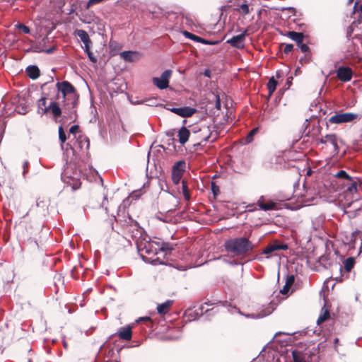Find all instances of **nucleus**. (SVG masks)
I'll return each instance as SVG.
<instances>
[{"mask_svg":"<svg viewBox=\"0 0 362 362\" xmlns=\"http://www.w3.org/2000/svg\"><path fill=\"white\" fill-rule=\"evenodd\" d=\"M161 249H162L163 250H165V247H161Z\"/></svg>","mask_w":362,"mask_h":362,"instance_id":"bf43d9fd","label":"nucleus"},{"mask_svg":"<svg viewBox=\"0 0 362 362\" xmlns=\"http://www.w3.org/2000/svg\"><path fill=\"white\" fill-rule=\"evenodd\" d=\"M293 281H294V278L293 276H290L286 282V284H285V287H291V286L293 284Z\"/></svg>","mask_w":362,"mask_h":362,"instance_id":"a19ab883","label":"nucleus"},{"mask_svg":"<svg viewBox=\"0 0 362 362\" xmlns=\"http://www.w3.org/2000/svg\"><path fill=\"white\" fill-rule=\"evenodd\" d=\"M134 238H136V244L139 251L148 255L151 253L156 254V250H152L153 243H150L149 241H146V237L142 238L141 233V238H136V236H134Z\"/></svg>","mask_w":362,"mask_h":362,"instance_id":"423d86ee","label":"nucleus"},{"mask_svg":"<svg viewBox=\"0 0 362 362\" xmlns=\"http://www.w3.org/2000/svg\"><path fill=\"white\" fill-rule=\"evenodd\" d=\"M286 36L295 41L296 44L300 43V41H303L304 35L302 33H297L295 31H288L285 34Z\"/></svg>","mask_w":362,"mask_h":362,"instance_id":"aec40b11","label":"nucleus"},{"mask_svg":"<svg viewBox=\"0 0 362 362\" xmlns=\"http://www.w3.org/2000/svg\"><path fill=\"white\" fill-rule=\"evenodd\" d=\"M76 34L81 39L84 45H86L87 44H92V42L86 31L83 30H77L76 31Z\"/></svg>","mask_w":362,"mask_h":362,"instance_id":"5701e85b","label":"nucleus"},{"mask_svg":"<svg viewBox=\"0 0 362 362\" xmlns=\"http://www.w3.org/2000/svg\"><path fill=\"white\" fill-rule=\"evenodd\" d=\"M337 77L342 82H348L351 80L353 71L347 66H340L336 71Z\"/></svg>","mask_w":362,"mask_h":362,"instance_id":"6e6552de","label":"nucleus"},{"mask_svg":"<svg viewBox=\"0 0 362 362\" xmlns=\"http://www.w3.org/2000/svg\"><path fill=\"white\" fill-rule=\"evenodd\" d=\"M47 99L42 97L37 100L38 113L45 115L48 112V108L46 106Z\"/></svg>","mask_w":362,"mask_h":362,"instance_id":"b1692460","label":"nucleus"},{"mask_svg":"<svg viewBox=\"0 0 362 362\" xmlns=\"http://www.w3.org/2000/svg\"><path fill=\"white\" fill-rule=\"evenodd\" d=\"M120 57L125 61L128 62H134L138 61L141 54L138 52L134 51H124L121 52Z\"/></svg>","mask_w":362,"mask_h":362,"instance_id":"f8f14e48","label":"nucleus"},{"mask_svg":"<svg viewBox=\"0 0 362 362\" xmlns=\"http://www.w3.org/2000/svg\"><path fill=\"white\" fill-rule=\"evenodd\" d=\"M360 118L359 115L352 112H343L336 114L329 119L331 124H343L351 122Z\"/></svg>","mask_w":362,"mask_h":362,"instance_id":"20e7f679","label":"nucleus"},{"mask_svg":"<svg viewBox=\"0 0 362 362\" xmlns=\"http://www.w3.org/2000/svg\"><path fill=\"white\" fill-rule=\"evenodd\" d=\"M179 110H180V107H178V108L177 107H173V108L170 109L171 112H173V113H175V114H176L177 115H178V112H180Z\"/></svg>","mask_w":362,"mask_h":362,"instance_id":"a18cd8bd","label":"nucleus"},{"mask_svg":"<svg viewBox=\"0 0 362 362\" xmlns=\"http://www.w3.org/2000/svg\"><path fill=\"white\" fill-rule=\"evenodd\" d=\"M64 346L66 349L67 348V343L66 341L63 342Z\"/></svg>","mask_w":362,"mask_h":362,"instance_id":"864d4df0","label":"nucleus"},{"mask_svg":"<svg viewBox=\"0 0 362 362\" xmlns=\"http://www.w3.org/2000/svg\"><path fill=\"white\" fill-rule=\"evenodd\" d=\"M52 49H48V50L47 51V53H50V52H52Z\"/></svg>","mask_w":362,"mask_h":362,"instance_id":"4d7b16f0","label":"nucleus"},{"mask_svg":"<svg viewBox=\"0 0 362 362\" xmlns=\"http://www.w3.org/2000/svg\"><path fill=\"white\" fill-rule=\"evenodd\" d=\"M353 1H354V0H349V2H348V3L350 4H351V3L353 2Z\"/></svg>","mask_w":362,"mask_h":362,"instance_id":"13d9d810","label":"nucleus"},{"mask_svg":"<svg viewBox=\"0 0 362 362\" xmlns=\"http://www.w3.org/2000/svg\"><path fill=\"white\" fill-rule=\"evenodd\" d=\"M293 359H294V362H305L303 358H300V357L296 356L294 354H293Z\"/></svg>","mask_w":362,"mask_h":362,"instance_id":"c03bdc74","label":"nucleus"},{"mask_svg":"<svg viewBox=\"0 0 362 362\" xmlns=\"http://www.w3.org/2000/svg\"><path fill=\"white\" fill-rule=\"evenodd\" d=\"M276 86H277V81L272 76L267 83V88H268L269 95H272V93L274 92V90H276Z\"/></svg>","mask_w":362,"mask_h":362,"instance_id":"a878e982","label":"nucleus"},{"mask_svg":"<svg viewBox=\"0 0 362 362\" xmlns=\"http://www.w3.org/2000/svg\"><path fill=\"white\" fill-rule=\"evenodd\" d=\"M191 131L196 134V138L200 140L198 144L202 141L214 142L218 137V132L214 127L202 126L199 128L194 127Z\"/></svg>","mask_w":362,"mask_h":362,"instance_id":"f03ea898","label":"nucleus"},{"mask_svg":"<svg viewBox=\"0 0 362 362\" xmlns=\"http://www.w3.org/2000/svg\"><path fill=\"white\" fill-rule=\"evenodd\" d=\"M246 33L247 31L245 30L240 35L233 36L230 40H228L227 42L234 47L243 49L245 47Z\"/></svg>","mask_w":362,"mask_h":362,"instance_id":"1a4fd4ad","label":"nucleus"},{"mask_svg":"<svg viewBox=\"0 0 362 362\" xmlns=\"http://www.w3.org/2000/svg\"><path fill=\"white\" fill-rule=\"evenodd\" d=\"M358 10L360 11L361 13H362V4L359 6Z\"/></svg>","mask_w":362,"mask_h":362,"instance_id":"5fc2aeb1","label":"nucleus"},{"mask_svg":"<svg viewBox=\"0 0 362 362\" xmlns=\"http://www.w3.org/2000/svg\"><path fill=\"white\" fill-rule=\"evenodd\" d=\"M172 76V71L168 69L163 71L160 77H154L152 82L158 88L163 90L168 87L169 81Z\"/></svg>","mask_w":362,"mask_h":362,"instance_id":"39448f33","label":"nucleus"},{"mask_svg":"<svg viewBox=\"0 0 362 362\" xmlns=\"http://www.w3.org/2000/svg\"><path fill=\"white\" fill-rule=\"evenodd\" d=\"M146 321L150 320V317H141V318H139V319L137 320V322H140V321H146Z\"/></svg>","mask_w":362,"mask_h":362,"instance_id":"49530a36","label":"nucleus"},{"mask_svg":"<svg viewBox=\"0 0 362 362\" xmlns=\"http://www.w3.org/2000/svg\"><path fill=\"white\" fill-rule=\"evenodd\" d=\"M120 339L129 341L132 337V325H127L120 327L117 331Z\"/></svg>","mask_w":362,"mask_h":362,"instance_id":"9d476101","label":"nucleus"},{"mask_svg":"<svg viewBox=\"0 0 362 362\" xmlns=\"http://www.w3.org/2000/svg\"><path fill=\"white\" fill-rule=\"evenodd\" d=\"M224 247L228 252L235 256H244L252 251L254 245L247 238L240 237L226 240Z\"/></svg>","mask_w":362,"mask_h":362,"instance_id":"f257e3e1","label":"nucleus"},{"mask_svg":"<svg viewBox=\"0 0 362 362\" xmlns=\"http://www.w3.org/2000/svg\"><path fill=\"white\" fill-rule=\"evenodd\" d=\"M58 90L57 99H63L65 100H72L73 103L76 98V93L74 87L68 81L58 82L56 84Z\"/></svg>","mask_w":362,"mask_h":362,"instance_id":"7ed1b4c3","label":"nucleus"},{"mask_svg":"<svg viewBox=\"0 0 362 362\" xmlns=\"http://www.w3.org/2000/svg\"><path fill=\"white\" fill-rule=\"evenodd\" d=\"M288 248L287 245L285 244H281L277 243H274L269 245H268L264 250L263 253L269 255L272 253L274 251L280 250H286Z\"/></svg>","mask_w":362,"mask_h":362,"instance_id":"4468645a","label":"nucleus"},{"mask_svg":"<svg viewBox=\"0 0 362 362\" xmlns=\"http://www.w3.org/2000/svg\"><path fill=\"white\" fill-rule=\"evenodd\" d=\"M62 180L64 183L70 185L74 190L78 189L81 187V181L76 177H71L69 175L68 170H64L62 173Z\"/></svg>","mask_w":362,"mask_h":362,"instance_id":"0eeeda50","label":"nucleus"},{"mask_svg":"<svg viewBox=\"0 0 362 362\" xmlns=\"http://www.w3.org/2000/svg\"><path fill=\"white\" fill-rule=\"evenodd\" d=\"M290 287H285V286H284L283 289L281 291V292L284 294H285L287 291L288 290Z\"/></svg>","mask_w":362,"mask_h":362,"instance_id":"de8ad7c7","label":"nucleus"},{"mask_svg":"<svg viewBox=\"0 0 362 362\" xmlns=\"http://www.w3.org/2000/svg\"><path fill=\"white\" fill-rule=\"evenodd\" d=\"M182 194L184 196V198L186 201H189L191 198L190 192L187 187V185L185 181L183 180L182 182Z\"/></svg>","mask_w":362,"mask_h":362,"instance_id":"cd10ccee","label":"nucleus"},{"mask_svg":"<svg viewBox=\"0 0 362 362\" xmlns=\"http://www.w3.org/2000/svg\"><path fill=\"white\" fill-rule=\"evenodd\" d=\"M91 45H92V44H87L86 45H84L83 49H84L85 52L87 54L89 59L92 62L95 63L97 62V58L93 55V54L90 51Z\"/></svg>","mask_w":362,"mask_h":362,"instance_id":"bb28decb","label":"nucleus"},{"mask_svg":"<svg viewBox=\"0 0 362 362\" xmlns=\"http://www.w3.org/2000/svg\"><path fill=\"white\" fill-rule=\"evenodd\" d=\"M320 142L325 144L332 145L335 153H337L339 151L337 139L335 134H327L326 136L321 138Z\"/></svg>","mask_w":362,"mask_h":362,"instance_id":"9b49d317","label":"nucleus"},{"mask_svg":"<svg viewBox=\"0 0 362 362\" xmlns=\"http://www.w3.org/2000/svg\"><path fill=\"white\" fill-rule=\"evenodd\" d=\"M190 136V130H188L185 127H182L179 132L177 136L179 138V142L181 144H185L189 139Z\"/></svg>","mask_w":362,"mask_h":362,"instance_id":"dca6fc26","label":"nucleus"},{"mask_svg":"<svg viewBox=\"0 0 362 362\" xmlns=\"http://www.w3.org/2000/svg\"><path fill=\"white\" fill-rule=\"evenodd\" d=\"M105 0H89L88 2V7H90L95 4H99V3H101L103 1H104Z\"/></svg>","mask_w":362,"mask_h":362,"instance_id":"79ce46f5","label":"nucleus"},{"mask_svg":"<svg viewBox=\"0 0 362 362\" xmlns=\"http://www.w3.org/2000/svg\"><path fill=\"white\" fill-rule=\"evenodd\" d=\"M185 170V162L183 160H180V161L176 162L174 164L172 171L183 173Z\"/></svg>","mask_w":362,"mask_h":362,"instance_id":"393cba45","label":"nucleus"},{"mask_svg":"<svg viewBox=\"0 0 362 362\" xmlns=\"http://www.w3.org/2000/svg\"><path fill=\"white\" fill-rule=\"evenodd\" d=\"M303 41H300V43H298V47L300 49L302 52H307L309 47L307 45L303 43Z\"/></svg>","mask_w":362,"mask_h":362,"instance_id":"4c0bfd02","label":"nucleus"},{"mask_svg":"<svg viewBox=\"0 0 362 362\" xmlns=\"http://www.w3.org/2000/svg\"><path fill=\"white\" fill-rule=\"evenodd\" d=\"M352 30H352V28H351V27L349 28V30H348V35H350V34H351V32H352Z\"/></svg>","mask_w":362,"mask_h":362,"instance_id":"3c124183","label":"nucleus"},{"mask_svg":"<svg viewBox=\"0 0 362 362\" xmlns=\"http://www.w3.org/2000/svg\"><path fill=\"white\" fill-rule=\"evenodd\" d=\"M269 313H270V312L264 313H263V314H262V315H259L258 317H264V316H267V315H269Z\"/></svg>","mask_w":362,"mask_h":362,"instance_id":"8fccbe9b","label":"nucleus"},{"mask_svg":"<svg viewBox=\"0 0 362 362\" xmlns=\"http://www.w3.org/2000/svg\"><path fill=\"white\" fill-rule=\"evenodd\" d=\"M235 10L241 15H247L252 8H250L249 4L247 3V1L244 0L242 4L236 6Z\"/></svg>","mask_w":362,"mask_h":362,"instance_id":"6ab92c4d","label":"nucleus"},{"mask_svg":"<svg viewBox=\"0 0 362 362\" xmlns=\"http://www.w3.org/2000/svg\"><path fill=\"white\" fill-rule=\"evenodd\" d=\"M183 173L172 171V180L175 184H178L182 178Z\"/></svg>","mask_w":362,"mask_h":362,"instance_id":"7c9ffc66","label":"nucleus"},{"mask_svg":"<svg viewBox=\"0 0 362 362\" xmlns=\"http://www.w3.org/2000/svg\"><path fill=\"white\" fill-rule=\"evenodd\" d=\"M172 305V300H167L157 306V311L160 315H165L169 311Z\"/></svg>","mask_w":362,"mask_h":362,"instance_id":"4be33fe9","label":"nucleus"},{"mask_svg":"<svg viewBox=\"0 0 362 362\" xmlns=\"http://www.w3.org/2000/svg\"><path fill=\"white\" fill-rule=\"evenodd\" d=\"M18 28L22 30V31L25 33H30V28L25 25H23V24H19L18 25Z\"/></svg>","mask_w":362,"mask_h":362,"instance_id":"58836bf2","label":"nucleus"},{"mask_svg":"<svg viewBox=\"0 0 362 362\" xmlns=\"http://www.w3.org/2000/svg\"><path fill=\"white\" fill-rule=\"evenodd\" d=\"M212 190H213L214 194H216V190L218 191V189L216 187H215L214 185H213L212 186Z\"/></svg>","mask_w":362,"mask_h":362,"instance_id":"09e8293b","label":"nucleus"},{"mask_svg":"<svg viewBox=\"0 0 362 362\" xmlns=\"http://www.w3.org/2000/svg\"><path fill=\"white\" fill-rule=\"evenodd\" d=\"M77 139L80 140L79 141V145H80L81 148L83 147V144H86L87 148H88V146H89V141H88L87 137L83 136L81 135H78V137L77 138Z\"/></svg>","mask_w":362,"mask_h":362,"instance_id":"72a5a7b5","label":"nucleus"},{"mask_svg":"<svg viewBox=\"0 0 362 362\" xmlns=\"http://www.w3.org/2000/svg\"><path fill=\"white\" fill-rule=\"evenodd\" d=\"M354 265V259L349 257L344 261V268L346 272H350Z\"/></svg>","mask_w":362,"mask_h":362,"instance_id":"c85d7f7f","label":"nucleus"},{"mask_svg":"<svg viewBox=\"0 0 362 362\" xmlns=\"http://www.w3.org/2000/svg\"><path fill=\"white\" fill-rule=\"evenodd\" d=\"M257 132L258 128H254L253 129H252L246 137V141L247 143L252 142L253 141L254 136L257 133Z\"/></svg>","mask_w":362,"mask_h":362,"instance_id":"473e14b6","label":"nucleus"},{"mask_svg":"<svg viewBox=\"0 0 362 362\" xmlns=\"http://www.w3.org/2000/svg\"><path fill=\"white\" fill-rule=\"evenodd\" d=\"M281 46L284 47V52L286 54L291 52L293 49L292 44H282Z\"/></svg>","mask_w":362,"mask_h":362,"instance_id":"e433bc0d","label":"nucleus"},{"mask_svg":"<svg viewBox=\"0 0 362 362\" xmlns=\"http://www.w3.org/2000/svg\"><path fill=\"white\" fill-rule=\"evenodd\" d=\"M183 35L187 37V38H189L194 42H202V44H204V45H214L215 44L214 42H210V41H208L205 39H203L197 35H195L188 31H184L183 32Z\"/></svg>","mask_w":362,"mask_h":362,"instance_id":"2eb2a0df","label":"nucleus"},{"mask_svg":"<svg viewBox=\"0 0 362 362\" xmlns=\"http://www.w3.org/2000/svg\"><path fill=\"white\" fill-rule=\"evenodd\" d=\"M26 74L30 78L35 80L40 76V69L36 66H29L25 70Z\"/></svg>","mask_w":362,"mask_h":362,"instance_id":"a211bd4d","label":"nucleus"},{"mask_svg":"<svg viewBox=\"0 0 362 362\" xmlns=\"http://www.w3.org/2000/svg\"><path fill=\"white\" fill-rule=\"evenodd\" d=\"M358 1H356V2L355 3V4H354V11H356V7H357V6H358Z\"/></svg>","mask_w":362,"mask_h":362,"instance_id":"603ef678","label":"nucleus"},{"mask_svg":"<svg viewBox=\"0 0 362 362\" xmlns=\"http://www.w3.org/2000/svg\"><path fill=\"white\" fill-rule=\"evenodd\" d=\"M180 112H178V115L182 117H189L193 115L196 112V109L191 107H180Z\"/></svg>","mask_w":362,"mask_h":362,"instance_id":"412c9836","label":"nucleus"},{"mask_svg":"<svg viewBox=\"0 0 362 362\" xmlns=\"http://www.w3.org/2000/svg\"><path fill=\"white\" fill-rule=\"evenodd\" d=\"M329 317V310H325L323 313H322L317 320V324H320L323 322H325V320H327L328 318Z\"/></svg>","mask_w":362,"mask_h":362,"instance_id":"c756f323","label":"nucleus"},{"mask_svg":"<svg viewBox=\"0 0 362 362\" xmlns=\"http://www.w3.org/2000/svg\"><path fill=\"white\" fill-rule=\"evenodd\" d=\"M348 190L351 192H356L357 191V184L356 182H353L351 184V185L348 187Z\"/></svg>","mask_w":362,"mask_h":362,"instance_id":"ea45409f","label":"nucleus"},{"mask_svg":"<svg viewBox=\"0 0 362 362\" xmlns=\"http://www.w3.org/2000/svg\"><path fill=\"white\" fill-rule=\"evenodd\" d=\"M80 133L79 132V127L78 125H74L71 127L69 129V134H73L74 136V139L77 138V134Z\"/></svg>","mask_w":362,"mask_h":362,"instance_id":"c9c22d12","label":"nucleus"},{"mask_svg":"<svg viewBox=\"0 0 362 362\" xmlns=\"http://www.w3.org/2000/svg\"><path fill=\"white\" fill-rule=\"evenodd\" d=\"M257 205L262 210L269 211L275 209L276 204L272 201H269V202L265 203L264 197L262 196L257 201Z\"/></svg>","mask_w":362,"mask_h":362,"instance_id":"ddd939ff","label":"nucleus"},{"mask_svg":"<svg viewBox=\"0 0 362 362\" xmlns=\"http://www.w3.org/2000/svg\"><path fill=\"white\" fill-rule=\"evenodd\" d=\"M335 177L343 178L346 180H351V177L347 174L345 170H340L334 175Z\"/></svg>","mask_w":362,"mask_h":362,"instance_id":"2f4dec72","label":"nucleus"},{"mask_svg":"<svg viewBox=\"0 0 362 362\" xmlns=\"http://www.w3.org/2000/svg\"><path fill=\"white\" fill-rule=\"evenodd\" d=\"M59 138L62 144L64 143L66 140V134L62 126L59 127Z\"/></svg>","mask_w":362,"mask_h":362,"instance_id":"f704fd0d","label":"nucleus"},{"mask_svg":"<svg viewBox=\"0 0 362 362\" xmlns=\"http://www.w3.org/2000/svg\"><path fill=\"white\" fill-rule=\"evenodd\" d=\"M110 47L111 49H116L119 47V44L115 41H111L110 43Z\"/></svg>","mask_w":362,"mask_h":362,"instance_id":"37998d69","label":"nucleus"},{"mask_svg":"<svg viewBox=\"0 0 362 362\" xmlns=\"http://www.w3.org/2000/svg\"><path fill=\"white\" fill-rule=\"evenodd\" d=\"M27 164H28V162H27V161H25V163H24V165H23V168H24V169L25 168V167H26Z\"/></svg>","mask_w":362,"mask_h":362,"instance_id":"6e6d98bb","label":"nucleus"},{"mask_svg":"<svg viewBox=\"0 0 362 362\" xmlns=\"http://www.w3.org/2000/svg\"><path fill=\"white\" fill-rule=\"evenodd\" d=\"M253 362H259V360H255Z\"/></svg>","mask_w":362,"mask_h":362,"instance_id":"052dcab7","label":"nucleus"},{"mask_svg":"<svg viewBox=\"0 0 362 362\" xmlns=\"http://www.w3.org/2000/svg\"><path fill=\"white\" fill-rule=\"evenodd\" d=\"M48 112H50L54 118H58L61 116L62 110L56 102H52L47 107Z\"/></svg>","mask_w":362,"mask_h":362,"instance_id":"f3484780","label":"nucleus"}]
</instances>
